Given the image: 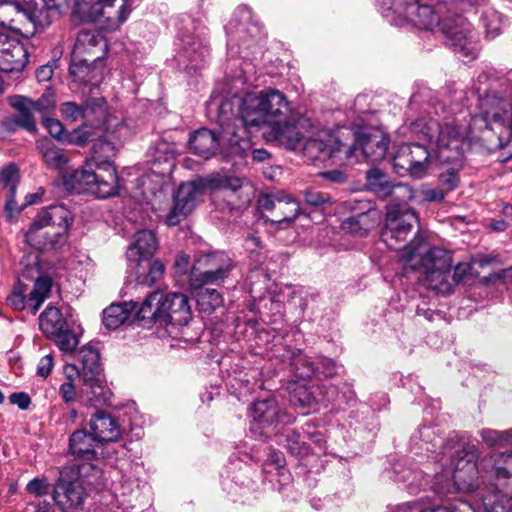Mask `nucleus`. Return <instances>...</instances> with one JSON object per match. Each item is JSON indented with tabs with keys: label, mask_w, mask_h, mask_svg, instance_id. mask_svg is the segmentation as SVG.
<instances>
[{
	"label": "nucleus",
	"mask_w": 512,
	"mask_h": 512,
	"mask_svg": "<svg viewBox=\"0 0 512 512\" xmlns=\"http://www.w3.org/2000/svg\"><path fill=\"white\" fill-rule=\"evenodd\" d=\"M88 429L101 443L117 441L122 430L118 421L105 411H96L89 420Z\"/></svg>",
	"instance_id": "obj_27"
},
{
	"label": "nucleus",
	"mask_w": 512,
	"mask_h": 512,
	"mask_svg": "<svg viewBox=\"0 0 512 512\" xmlns=\"http://www.w3.org/2000/svg\"><path fill=\"white\" fill-rule=\"evenodd\" d=\"M407 201L394 200L387 206L385 225L381 237L391 249H399L398 243L406 241L418 223L416 213L407 206Z\"/></svg>",
	"instance_id": "obj_11"
},
{
	"label": "nucleus",
	"mask_w": 512,
	"mask_h": 512,
	"mask_svg": "<svg viewBox=\"0 0 512 512\" xmlns=\"http://www.w3.org/2000/svg\"><path fill=\"white\" fill-rule=\"evenodd\" d=\"M441 184L446 188V191H452L457 188L459 184V175L454 168H450L439 176Z\"/></svg>",
	"instance_id": "obj_60"
},
{
	"label": "nucleus",
	"mask_w": 512,
	"mask_h": 512,
	"mask_svg": "<svg viewBox=\"0 0 512 512\" xmlns=\"http://www.w3.org/2000/svg\"><path fill=\"white\" fill-rule=\"evenodd\" d=\"M234 268L232 259L222 251L199 255L190 273L194 288L204 285H219L227 279Z\"/></svg>",
	"instance_id": "obj_10"
},
{
	"label": "nucleus",
	"mask_w": 512,
	"mask_h": 512,
	"mask_svg": "<svg viewBox=\"0 0 512 512\" xmlns=\"http://www.w3.org/2000/svg\"><path fill=\"white\" fill-rule=\"evenodd\" d=\"M181 41L184 51L191 61L197 62L199 59L202 60L208 55V48L203 45L202 41L194 36H185L181 38Z\"/></svg>",
	"instance_id": "obj_44"
},
{
	"label": "nucleus",
	"mask_w": 512,
	"mask_h": 512,
	"mask_svg": "<svg viewBox=\"0 0 512 512\" xmlns=\"http://www.w3.org/2000/svg\"><path fill=\"white\" fill-rule=\"evenodd\" d=\"M72 224L71 213L63 205L42 210L25 234L26 242L39 251H48L61 241Z\"/></svg>",
	"instance_id": "obj_5"
},
{
	"label": "nucleus",
	"mask_w": 512,
	"mask_h": 512,
	"mask_svg": "<svg viewBox=\"0 0 512 512\" xmlns=\"http://www.w3.org/2000/svg\"><path fill=\"white\" fill-rule=\"evenodd\" d=\"M303 196L307 204L316 207L331 203L332 201L329 194L313 188L305 189L303 191Z\"/></svg>",
	"instance_id": "obj_54"
},
{
	"label": "nucleus",
	"mask_w": 512,
	"mask_h": 512,
	"mask_svg": "<svg viewBox=\"0 0 512 512\" xmlns=\"http://www.w3.org/2000/svg\"><path fill=\"white\" fill-rule=\"evenodd\" d=\"M488 80V75L478 76L474 89L478 95L481 114L471 118L469 127L455 122L441 124L433 118H420L411 123V131L421 139L434 145L435 157L440 163H450L461 160L464 152L465 138L472 130L489 129L499 131V137L506 132L512 135V76L504 97H498L481 84Z\"/></svg>",
	"instance_id": "obj_1"
},
{
	"label": "nucleus",
	"mask_w": 512,
	"mask_h": 512,
	"mask_svg": "<svg viewBox=\"0 0 512 512\" xmlns=\"http://www.w3.org/2000/svg\"><path fill=\"white\" fill-rule=\"evenodd\" d=\"M237 105L234 121L241 124V132L269 127L275 140L287 149L296 150L310 127V120L292 111L284 93L267 88L229 99Z\"/></svg>",
	"instance_id": "obj_2"
},
{
	"label": "nucleus",
	"mask_w": 512,
	"mask_h": 512,
	"mask_svg": "<svg viewBox=\"0 0 512 512\" xmlns=\"http://www.w3.org/2000/svg\"><path fill=\"white\" fill-rule=\"evenodd\" d=\"M28 62L24 45L5 31H0V71L20 72Z\"/></svg>",
	"instance_id": "obj_20"
},
{
	"label": "nucleus",
	"mask_w": 512,
	"mask_h": 512,
	"mask_svg": "<svg viewBox=\"0 0 512 512\" xmlns=\"http://www.w3.org/2000/svg\"><path fill=\"white\" fill-rule=\"evenodd\" d=\"M432 161L428 148L422 144L409 143L401 145L392 158L396 173L421 179L427 172Z\"/></svg>",
	"instance_id": "obj_13"
},
{
	"label": "nucleus",
	"mask_w": 512,
	"mask_h": 512,
	"mask_svg": "<svg viewBox=\"0 0 512 512\" xmlns=\"http://www.w3.org/2000/svg\"><path fill=\"white\" fill-rule=\"evenodd\" d=\"M83 124L91 128H104L107 133L115 134L124 128L120 118L107 111L103 98H94L84 104Z\"/></svg>",
	"instance_id": "obj_18"
},
{
	"label": "nucleus",
	"mask_w": 512,
	"mask_h": 512,
	"mask_svg": "<svg viewBox=\"0 0 512 512\" xmlns=\"http://www.w3.org/2000/svg\"><path fill=\"white\" fill-rule=\"evenodd\" d=\"M102 444L96 437L85 427L74 431L69 438V453L79 460H83L82 464H90L91 461L97 459V449Z\"/></svg>",
	"instance_id": "obj_25"
},
{
	"label": "nucleus",
	"mask_w": 512,
	"mask_h": 512,
	"mask_svg": "<svg viewBox=\"0 0 512 512\" xmlns=\"http://www.w3.org/2000/svg\"><path fill=\"white\" fill-rule=\"evenodd\" d=\"M337 364L328 358H320L316 363V376H324L326 378L333 377L338 373Z\"/></svg>",
	"instance_id": "obj_56"
},
{
	"label": "nucleus",
	"mask_w": 512,
	"mask_h": 512,
	"mask_svg": "<svg viewBox=\"0 0 512 512\" xmlns=\"http://www.w3.org/2000/svg\"><path fill=\"white\" fill-rule=\"evenodd\" d=\"M27 491L36 496H42L49 492V484L44 478H35L27 484Z\"/></svg>",
	"instance_id": "obj_61"
},
{
	"label": "nucleus",
	"mask_w": 512,
	"mask_h": 512,
	"mask_svg": "<svg viewBox=\"0 0 512 512\" xmlns=\"http://www.w3.org/2000/svg\"><path fill=\"white\" fill-rule=\"evenodd\" d=\"M229 37L228 44L233 45L239 42H246L248 36L256 38L259 36L260 27L252 20V12L248 7H238L233 18L226 26Z\"/></svg>",
	"instance_id": "obj_23"
},
{
	"label": "nucleus",
	"mask_w": 512,
	"mask_h": 512,
	"mask_svg": "<svg viewBox=\"0 0 512 512\" xmlns=\"http://www.w3.org/2000/svg\"><path fill=\"white\" fill-rule=\"evenodd\" d=\"M312 125L305 131V136L300 141V148L303 146V154L310 160L325 161L334 157L338 152H341L342 148L345 147L341 142L335 139L332 135L324 134L323 137L308 138V132Z\"/></svg>",
	"instance_id": "obj_22"
},
{
	"label": "nucleus",
	"mask_w": 512,
	"mask_h": 512,
	"mask_svg": "<svg viewBox=\"0 0 512 512\" xmlns=\"http://www.w3.org/2000/svg\"><path fill=\"white\" fill-rule=\"evenodd\" d=\"M55 103L54 91L48 87L38 100H33V109L42 119L51 113L55 107Z\"/></svg>",
	"instance_id": "obj_47"
},
{
	"label": "nucleus",
	"mask_w": 512,
	"mask_h": 512,
	"mask_svg": "<svg viewBox=\"0 0 512 512\" xmlns=\"http://www.w3.org/2000/svg\"><path fill=\"white\" fill-rule=\"evenodd\" d=\"M45 127L49 134L60 141H67V135L65 134L64 127L59 120L52 118H42Z\"/></svg>",
	"instance_id": "obj_57"
},
{
	"label": "nucleus",
	"mask_w": 512,
	"mask_h": 512,
	"mask_svg": "<svg viewBox=\"0 0 512 512\" xmlns=\"http://www.w3.org/2000/svg\"><path fill=\"white\" fill-rule=\"evenodd\" d=\"M287 449L293 454V455H305L308 453V446L301 442L299 439V434L292 432L291 434L287 435Z\"/></svg>",
	"instance_id": "obj_59"
},
{
	"label": "nucleus",
	"mask_w": 512,
	"mask_h": 512,
	"mask_svg": "<svg viewBox=\"0 0 512 512\" xmlns=\"http://www.w3.org/2000/svg\"><path fill=\"white\" fill-rule=\"evenodd\" d=\"M26 292L27 286L24 283L17 282L7 297L8 305L16 311H21L26 307L28 308V298Z\"/></svg>",
	"instance_id": "obj_48"
},
{
	"label": "nucleus",
	"mask_w": 512,
	"mask_h": 512,
	"mask_svg": "<svg viewBox=\"0 0 512 512\" xmlns=\"http://www.w3.org/2000/svg\"><path fill=\"white\" fill-rule=\"evenodd\" d=\"M79 359L82 363L80 371L75 365H67L65 372L70 370L75 374L81 375L84 384L91 388V393L96 398V401L106 402L110 392L104 386L98 350L91 345L83 346L79 350Z\"/></svg>",
	"instance_id": "obj_12"
},
{
	"label": "nucleus",
	"mask_w": 512,
	"mask_h": 512,
	"mask_svg": "<svg viewBox=\"0 0 512 512\" xmlns=\"http://www.w3.org/2000/svg\"><path fill=\"white\" fill-rule=\"evenodd\" d=\"M250 431L260 437H270L276 432L278 424H287L293 418L283 412L274 398L258 400L250 410Z\"/></svg>",
	"instance_id": "obj_14"
},
{
	"label": "nucleus",
	"mask_w": 512,
	"mask_h": 512,
	"mask_svg": "<svg viewBox=\"0 0 512 512\" xmlns=\"http://www.w3.org/2000/svg\"><path fill=\"white\" fill-rule=\"evenodd\" d=\"M283 357L290 361L298 377L306 379L316 376V363L303 356L300 349H289Z\"/></svg>",
	"instance_id": "obj_36"
},
{
	"label": "nucleus",
	"mask_w": 512,
	"mask_h": 512,
	"mask_svg": "<svg viewBox=\"0 0 512 512\" xmlns=\"http://www.w3.org/2000/svg\"><path fill=\"white\" fill-rule=\"evenodd\" d=\"M324 385L307 386L294 383L289 387V401L292 405L309 410H317L321 404L334 400L335 388L325 390Z\"/></svg>",
	"instance_id": "obj_17"
},
{
	"label": "nucleus",
	"mask_w": 512,
	"mask_h": 512,
	"mask_svg": "<svg viewBox=\"0 0 512 512\" xmlns=\"http://www.w3.org/2000/svg\"><path fill=\"white\" fill-rule=\"evenodd\" d=\"M480 22L487 38L494 39L500 35L502 30V17L494 8H485L481 13Z\"/></svg>",
	"instance_id": "obj_40"
},
{
	"label": "nucleus",
	"mask_w": 512,
	"mask_h": 512,
	"mask_svg": "<svg viewBox=\"0 0 512 512\" xmlns=\"http://www.w3.org/2000/svg\"><path fill=\"white\" fill-rule=\"evenodd\" d=\"M0 26L29 37L32 25L26 14V7L12 0H1Z\"/></svg>",
	"instance_id": "obj_24"
},
{
	"label": "nucleus",
	"mask_w": 512,
	"mask_h": 512,
	"mask_svg": "<svg viewBox=\"0 0 512 512\" xmlns=\"http://www.w3.org/2000/svg\"><path fill=\"white\" fill-rule=\"evenodd\" d=\"M137 302H123L120 304H111L103 311V325L108 330L119 328L130 317L133 310L137 308Z\"/></svg>",
	"instance_id": "obj_31"
},
{
	"label": "nucleus",
	"mask_w": 512,
	"mask_h": 512,
	"mask_svg": "<svg viewBox=\"0 0 512 512\" xmlns=\"http://www.w3.org/2000/svg\"><path fill=\"white\" fill-rule=\"evenodd\" d=\"M480 437L488 447L499 448L512 445V429L495 430L484 428L480 432Z\"/></svg>",
	"instance_id": "obj_41"
},
{
	"label": "nucleus",
	"mask_w": 512,
	"mask_h": 512,
	"mask_svg": "<svg viewBox=\"0 0 512 512\" xmlns=\"http://www.w3.org/2000/svg\"><path fill=\"white\" fill-rule=\"evenodd\" d=\"M417 438L422 442L420 444V449H424L428 453H436L435 449L442 443V439L440 437H436L433 429L428 426H424L419 429L417 435L414 436V439Z\"/></svg>",
	"instance_id": "obj_49"
},
{
	"label": "nucleus",
	"mask_w": 512,
	"mask_h": 512,
	"mask_svg": "<svg viewBox=\"0 0 512 512\" xmlns=\"http://www.w3.org/2000/svg\"><path fill=\"white\" fill-rule=\"evenodd\" d=\"M91 127L82 125L67 135V142L77 146L86 145L92 138Z\"/></svg>",
	"instance_id": "obj_52"
},
{
	"label": "nucleus",
	"mask_w": 512,
	"mask_h": 512,
	"mask_svg": "<svg viewBox=\"0 0 512 512\" xmlns=\"http://www.w3.org/2000/svg\"><path fill=\"white\" fill-rule=\"evenodd\" d=\"M91 152L89 162L93 163L100 171L108 173L109 169H115L111 161L116 155L117 148L111 140L105 136H99L93 140Z\"/></svg>",
	"instance_id": "obj_29"
},
{
	"label": "nucleus",
	"mask_w": 512,
	"mask_h": 512,
	"mask_svg": "<svg viewBox=\"0 0 512 512\" xmlns=\"http://www.w3.org/2000/svg\"><path fill=\"white\" fill-rule=\"evenodd\" d=\"M27 263L23 264V269L18 277V282L23 283L24 280H31L35 282L38 278H42L45 274L42 273L39 261L36 256L28 257Z\"/></svg>",
	"instance_id": "obj_50"
},
{
	"label": "nucleus",
	"mask_w": 512,
	"mask_h": 512,
	"mask_svg": "<svg viewBox=\"0 0 512 512\" xmlns=\"http://www.w3.org/2000/svg\"><path fill=\"white\" fill-rule=\"evenodd\" d=\"M401 259L406 267L421 270L427 287L441 294H449L452 286L448 275L452 266V255L440 247H430L425 239L417 234L404 246Z\"/></svg>",
	"instance_id": "obj_3"
},
{
	"label": "nucleus",
	"mask_w": 512,
	"mask_h": 512,
	"mask_svg": "<svg viewBox=\"0 0 512 512\" xmlns=\"http://www.w3.org/2000/svg\"><path fill=\"white\" fill-rule=\"evenodd\" d=\"M196 303L200 311L211 313L223 304V298L216 289L205 288L197 293Z\"/></svg>",
	"instance_id": "obj_42"
},
{
	"label": "nucleus",
	"mask_w": 512,
	"mask_h": 512,
	"mask_svg": "<svg viewBox=\"0 0 512 512\" xmlns=\"http://www.w3.org/2000/svg\"><path fill=\"white\" fill-rule=\"evenodd\" d=\"M484 512H512V490H495L483 497Z\"/></svg>",
	"instance_id": "obj_38"
},
{
	"label": "nucleus",
	"mask_w": 512,
	"mask_h": 512,
	"mask_svg": "<svg viewBox=\"0 0 512 512\" xmlns=\"http://www.w3.org/2000/svg\"><path fill=\"white\" fill-rule=\"evenodd\" d=\"M69 381L61 384L59 388V394L66 403L73 402L76 399V390L75 386L72 383V374L66 372Z\"/></svg>",
	"instance_id": "obj_62"
},
{
	"label": "nucleus",
	"mask_w": 512,
	"mask_h": 512,
	"mask_svg": "<svg viewBox=\"0 0 512 512\" xmlns=\"http://www.w3.org/2000/svg\"><path fill=\"white\" fill-rule=\"evenodd\" d=\"M258 206L261 210L270 212L269 220L278 224H291L301 211L298 200L284 191L261 196Z\"/></svg>",
	"instance_id": "obj_15"
},
{
	"label": "nucleus",
	"mask_w": 512,
	"mask_h": 512,
	"mask_svg": "<svg viewBox=\"0 0 512 512\" xmlns=\"http://www.w3.org/2000/svg\"><path fill=\"white\" fill-rule=\"evenodd\" d=\"M52 278L44 275L34 282V287L29 293L28 309L32 314H36L42 303L49 296L52 288Z\"/></svg>",
	"instance_id": "obj_37"
},
{
	"label": "nucleus",
	"mask_w": 512,
	"mask_h": 512,
	"mask_svg": "<svg viewBox=\"0 0 512 512\" xmlns=\"http://www.w3.org/2000/svg\"><path fill=\"white\" fill-rule=\"evenodd\" d=\"M41 151L43 161L49 168L62 170L66 166L68 157L61 149L48 146L46 148H42Z\"/></svg>",
	"instance_id": "obj_45"
},
{
	"label": "nucleus",
	"mask_w": 512,
	"mask_h": 512,
	"mask_svg": "<svg viewBox=\"0 0 512 512\" xmlns=\"http://www.w3.org/2000/svg\"><path fill=\"white\" fill-rule=\"evenodd\" d=\"M176 145L173 142H170L166 139L158 140L155 145L151 148V156L155 163H166L168 164L167 171H162L164 173H170L171 168L173 166L172 161L176 156Z\"/></svg>",
	"instance_id": "obj_39"
},
{
	"label": "nucleus",
	"mask_w": 512,
	"mask_h": 512,
	"mask_svg": "<svg viewBox=\"0 0 512 512\" xmlns=\"http://www.w3.org/2000/svg\"><path fill=\"white\" fill-rule=\"evenodd\" d=\"M160 312L163 313L162 326H186L192 319L191 306L187 295L179 292H171L164 294V302L162 303Z\"/></svg>",
	"instance_id": "obj_19"
},
{
	"label": "nucleus",
	"mask_w": 512,
	"mask_h": 512,
	"mask_svg": "<svg viewBox=\"0 0 512 512\" xmlns=\"http://www.w3.org/2000/svg\"><path fill=\"white\" fill-rule=\"evenodd\" d=\"M364 218V215H359L357 217H350L343 221L342 229L348 233H351L355 236L363 237L367 234V229L361 226L360 219Z\"/></svg>",
	"instance_id": "obj_58"
},
{
	"label": "nucleus",
	"mask_w": 512,
	"mask_h": 512,
	"mask_svg": "<svg viewBox=\"0 0 512 512\" xmlns=\"http://www.w3.org/2000/svg\"><path fill=\"white\" fill-rule=\"evenodd\" d=\"M60 112L63 118L71 122L83 121L84 104L78 105L75 102H65L61 104Z\"/></svg>",
	"instance_id": "obj_51"
},
{
	"label": "nucleus",
	"mask_w": 512,
	"mask_h": 512,
	"mask_svg": "<svg viewBox=\"0 0 512 512\" xmlns=\"http://www.w3.org/2000/svg\"><path fill=\"white\" fill-rule=\"evenodd\" d=\"M18 182L19 170L15 164L10 163L0 170V183L8 189L5 212L9 218L13 217V211L19 210L13 206Z\"/></svg>",
	"instance_id": "obj_32"
},
{
	"label": "nucleus",
	"mask_w": 512,
	"mask_h": 512,
	"mask_svg": "<svg viewBox=\"0 0 512 512\" xmlns=\"http://www.w3.org/2000/svg\"><path fill=\"white\" fill-rule=\"evenodd\" d=\"M395 512H474L472 505L461 498H455L445 505L422 509L421 505L416 503H406L398 506Z\"/></svg>",
	"instance_id": "obj_34"
},
{
	"label": "nucleus",
	"mask_w": 512,
	"mask_h": 512,
	"mask_svg": "<svg viewBox=\"0 0 512 512\" xmlns=\"http://www.w3.org/2000/svg\"><path fill=\"white\" fill-rule=\"evenodd\" d=\"M489 260L486 257H479L473 260V263H459L455 266L453 272V280L455 283H460L472 269V265L478 264L480 267L489 264Z\"/></svg>",
	"instance_id": "obj_53"
},
{
	"label": "nucleus",
	"mask_w": 512,
	"mask_h": 512,
	"mask_svg": "<svg viewBox=\"0 0 512 512\" xmlns=\"http://www.w3.org/2000/svg\"><path fill=\"white\" fill-rule=\"evenodd\" d=\"M55 0H40V3L29 1L26 3V14L31 22V34L33 36L38 29H44L50 25L52 15L58 11Z\"/></svg>",
	"instance_id": "obj_28"
},
{
	"label": "nucleus",
	"mask_w": 512,
	"mask_h": 512,
	"mask_svg": "<svg viewBox=\"0 0 512 512\" xmlns=\"http://www.w3.org/2000/svg\"><path fill=\"white\" fill-rule=\"evenodd\" d=\"M164 302V293L160 290H155L148 294V296L143 300L139 309L136 312V317L138 320L147 321L149 324H159L162 326V317H160L163 313L160 312V306Z\"/></svg>",
	"instance_id": "obj_30"
},
{
	"label": "nucleus",
	"mask_w": 512,
	"mask_h": 512,
	"mask_svg": "<svg viewBox=\"0 0 512 512\" xmlns=\"http://www.w3.org/2000/svg\"><path fill=\"white\" fill-rule=\"evenodd\" d=\"M93 163L88 162L82 169L75 170L65 178V185L77 193H89L98 198H108L117 193L116 169L108 173L93 171Z\"/></svg>",
	"instance_id": "obj_9"
},
{
	"label": "nucleus",
	"mask_w": 512,
	"mask_h": 512,
	"mask_svg": "<svg viewBox=\"0 0 512 512\" xmlns=\"http://www.w3.org/2000/svg\"><path fill=\"white\" fill-rule=\"evenodd\" d=\"M11 106L17 111L16 115L6 118L2 126L8 132L24 129L28 132H36V111L33 109V100L25 96H14L10 100Z\"/></svg>",
	"instance_id": "obj_21"
},
{
	"label": "nucleus",
	"mask_w": 512,
	"mask_h": 512,
	"mask_svg": "<svg viewBox=\"0 0 512 512\" xmlns=\"http://www.w3.org/2000/svg\"><path fill=\"white\" fill-rule=\"evenodd\" d=\"M217 121L220 125V132H215L201 128L195 131L189 139V149L195 155L205 159L213 156L220 146H227L231 153H240L242 147L240 142L242 135L239 127L234 121L233 102L222 100L218 104Z\"/></svg>",
	"instance_id": "obj_4"
},
{
	"label": "nucleus",
	"mask_w": 512,
	"mask_h": 512,
	"mask_svg": "<svg viewBox=\"0 0 512 512\" xmlns=\"http://www.w3.org/2000/svg\"><path fill=\"white\" fill-rule=\"evenodd\" d=\"M153 198L150 200L151 206L154 210H161V203L169 200V186L166 184L164 177H161L159 188L154 191L151 190Z\"/></svg>",
	"instance_id": "obj_55"
},
{
	"label": "nucleus",
	"mask_w": 512,
	"mask_h": 512,
	"mask_svg": "<svg viewBox=\"0 0 512 512\" xmlns=\"http://www.w3.org/2000/svg\"><path fill=\"white\" fill-rule=\"evenodd\" d=\"M158 249V240L152 230H140L133 236L126 256L135 269L136 281L140 285L151 286L163 276L165 267L159 260L151 261Z\"/></svg>",
	"instance_id": "obj_6"
},
{
	"label": "nucleus",
	"mask_w": 512,
	"mask_h": 512,
	"mask_svg": "<svg viewBox=\"0 0 512 512\" xmlns=\"http://www.w3.org/2000/svg\"><path fill=\"white\" fill-rule=\"evenodd\" d=\"M368 185L381 197H392L394 200L409 201L413 198L412 190L404 184H391L386 174L378 169H371L366 176Z\"/></svg>",
	"instance_id": "obj_26"
},
{
	"label": "nucleus",
	"mask_w": 512,
	"mask_h": 512,
	"mask_svg": "<svg viewBox=\"0 0 512 512\" xmlns=\"http://www.w3.org/2000/svg\"><path fill=\"white\" fill-rule=\"evenodd\" d=\"M364 157L371 162H377L384 158L388 149V140L384 137L368 136L359 139Z\"/></svg>",
	"instance_id": "obj_35"
},
{
	"label": "nucleus",
	"mask_w": 512,
	"mask_h": 512,
	"mask_svg": "<svg viewBox=\"0 0 512 512\" xmlns=\"http://www.w3.org/2000/svg\"><path fill=\"white\" fill-rule=\"evenodd\" d=\"M105 46L103 37L93 31L82 30L78 33L75 49L78 52H89L92 48Z\"/></svg>",
	"instance_id": "obj_43"
},
{
	"label": "nucleus",
	"mask_w": 512,
	"mask_h": 512,
	"mask_svg": "<svg viewBox=\"0 0 512 512\" xmlns=\"http://www.w3.org/2000/svg\"><path fill=\"white\" fill-rule=\"evenodd\" d=\"M53 367V357L51 354L44 355L41 357L38 366H37V374L42 377H47Z\"/></svg>",
	"instance_id": "obj_63"
},
{
	"label": "nucleus",
	"mask_w": 512,
	"mask_h": 512,
	"mask_svg": "<svg viewBox=\"0 0 512 512\" xmlns=\"http://www.w3.org/2000/svg\"><path fill=\"white\" fill-rule=\"evenodd\" d=\"M423 199L427 202L441 201L445 197V192L441 188H423L422 191Z\"/></svg>",
	"instance_id": "obj_64"
},
{
	"label": "nucleus",
	"mask_w": 512,
	"mask_h": 512,
	"mask_svg": "<svg viewBox=\"0 0 512 512\" xmlns=\"http://www.w3.org/2000/svg\"><path fill=\"white\" fill-rule=\"evenodd\" d=\"M100 470L95 465L79 464L76 468L65 469L53 489V500L62 512H76L81 509L86 492L84 479L97 476Z\"/></svg>",
	"instance_id": "obj_7"
},
{
	"label": "nucleus",
	"mask_w": 512,
	"mask_h": 512,
	"mask_svg": "<svg viewBox=\"0 0 512 512\" xmlns=\"http://www.w3.org/2000/svg\"><path fill=\"white\" fill-rule=\"evenodd\" d=\"M66 326L67 322L57 307L49 305L40 314L39 327L48 338L58 335Z\"/></svg>",
	"instance_id": "obj_33"
},
{
	"label": "nucleus",
	"mask_w": 512,
	"mask_h": 512,
	"mask_svg": "<svg viewBox=\"0 0 512 512\" xmlns=\"http://www.w3.org/2000/svg\"><path fill=\"white\" fill-rule=\"evenodd\" d=\"M203 190L204 184L201 180L182 183L174 197L173 207L165 216V223L168 226L178 225L193 211Z\"/></svg>",
	"instance_id": "obj_16"
},
{
	"label": "nucleus",
	"mask_w": 512,
	"mask_h": 512,
	"mask_svg": "<svg viewBox=\"0 0 512 512\" xmlns=\"http://www.w3.org/2000/svg\"><path fill=\"white\" fill-rule=\"evenodd\" d=\"M50 339L56 342L62 352L68 354L73 353L79 344L78 336L67 328H64L58 335L50 337Z\"/></svg>",
	"instance_id": "obj_46"
},
{
	"label": "nucleus",
	"mask_w": 512,
	"mask_h": 512,
	"mask_svg": "<svg viewBox=\"0 0 512 512\" xmlns=\"http://www.w3.org/2000/svg\"><path fill=\"white\" fill-rule=\"evenodd\" d=\"M79 16L106 30H115L130 13L127 0H76Z\"/></svg>",
	"instance_id": "obj_8"
}]
</instances>
